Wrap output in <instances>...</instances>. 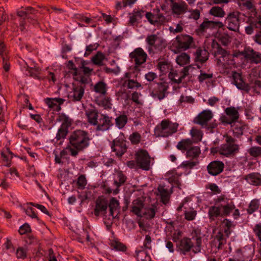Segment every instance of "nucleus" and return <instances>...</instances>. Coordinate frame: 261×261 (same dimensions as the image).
<instances>
[{
  "instance_id": "obj_50",
  "label": "nucleus",
  "mask_w": 261,
  "mask_h": 261,
  "mask_svg": "<svg viewBox=\"0 0 261 261\" xmlns=\"http://www.w3.org/2000/svg\"><path fill=\"white\" fill-rule=\"evenodd\" d=\"M209 13L215 17L222 18L224 17L225 12L224 10L218 6L213 7L210 10Z\"/></svg>"
},
{
  "instance_id": "obj_8",
  "label": "nucleus",
  "mask_w": 261,
  "mask_h": 261,
  "mask_svg": "<svg viewBox=\"0 0 261 261\" xmlns=\"http://www.w3.org/2000/svg\"><path fill=\"white\" fill-rule=\"evenodd\" d=\"M135 159L138 168L144 171H149L153 164L154 159L151 158L146 150L140 149L135 154Z\"/></svg>"
},
{
  "instance_id": "obj_46",
  "label": "nucleus",
  "mask_w": 261,
  "mask_h": 261,
  "mask_svg": "<svg viewBox=\"0 0 261 261\" xmlns=\"http://www.w3.org/2000/svg\"><path fill=\"white\" fill-rule=\"evenodd\" d=\"M156 213V207L154 206L151 207H145L142 214V216H144L148 219H150L155 216Z\"/></svg>"
},
{
  "instance_id": "obj_15",
  "label": "nucleus",
  "mask_w": 261,
  "mask_h": 261,
  "mask_svg": "<svg viewBox=\"0 0 261 261\" xmlns=\"http://www.w3.org/2000/svg\"><path fill=\"white\" fill-rule=\"evenodd\" d=\"M176 40L174 42L173 45L177 49L185 50L190 48L193 42L192 37L187 35H180L176 36Z\"/></svg>"
},
{
  "instance_id": "obj_59",
  "label": "nucleus",
  "mask_w": 261,
  "mask_h": 261,
  "mask_svg": "<svg viewBox=\"0 0 261 261\" xmlns=\"http://www.w3.org/2000/svg\"><path fill=\"white\" fill-rule=\"evenodd\" d=\"M28 249L22 247H18L16 252V257L18 259H24L27 258Z\"/></svg>"
},
{
  "instance_id": "obj_60",
  "label": "nucleus",
  "mask_w": 261,
  "mask_h": 261,
  "mask_svg": "<svg viewBox=\"0 0 261 261\" xmlns=\"http://www.w3.org/2000/svg\"><path fill=\"white\" fill-rule=\"evenodd\" d=\"M141 135L138 132H134L129 137V140L133 145L139 144L141 141Z\"/></svg>"
},
{
  "instance_id": "obj_17",
  "label": "nucleus",
  "mask_w": 261,
  "mask_h": 261,
  "mask_svg": "<svg viewBox=\"0 0 261 261\" xmlns=\"http://www.w3.org/2000/svg\"><path fill=\"white\" fill-rule=\"evenodd\" d=\"M189 74V67H184L180 71L172 69L169 73V78L174 83L179 84Z\"/></svg>"
},
{
  "instance_id": "obj_37",
  "label": "nucleus",
  "mask_w": 261,
  "mask_h": 261,
  "mask_svg": "<svg viewBox=\"0 0 261 261\" xmlns=\"http://www.w3.org/2000/svg\"><path fill=\"white\" fill-rule=\"evenodd\" d=\"M17 15L19 17H20V19L19 20V29L21 32H24L27 30V19H29L27 15V13L23 9L21 10L18 11L17 12Z\"/></svg>"
},
{
  "instance_id": "obj_48",
  "label": "nucleus",
  "mask_w": 261,
  "mask_h": 261,
  "mask_svg": "<svg viewBox=\"0 0 261 261\" xmlns=\"http://www.w3.org/2000/svg\"><path fill=\"white\" fill-rule=\"evenodd\" d=\"M126 179V177L122 172L118 171L116 175L114 184L117 188H119L125 182Z\"/></svg>"
},
{
  "instance_id": "obj_61",
  "label": "nucleus",
  "mask_w": 261,
  "mask_h": 261,
  "mask_svg": "<svg viewBox=\"0 0 261 261\" xmlns=\"http://www.w3.org/2000/svg\"><path fill=\"white\" fill-rule=\"evenodd\" d=\"M219 41L224 46L228 45L231 42V37L227 34L223 33L220 35Z\"/></svg>"
},
{
  "instance_id": "obj_21",
  "label": "nucleus",
  "mask_w": 261,
  "mask_h": 261,
  "mask_svg": "<svg viewBox=\"0 0 261 261\" xmlns=\"http://www.w3.org/2000/svg\"><path fill=\"white\" fill-rule=\"evenodd\" d=\"M85 115L87 119V122L90 125L95 126L98 124L99 113L95 107H91L86 109Z\"/></svg>"
},
{
  "instance_id": "obj_7",
  "label": "nucleus",
  "mask_w": 261,
  "mask_h": 261,
  "mask_svg": "<svg viewBox=\"0 0 261 261\" xmlns=\"http://www.w3.org/2000/svg\"><path fill=\"white\" fill-rule=\"evenodd\" d=\"M225 143L220 146V154L226 157H232L239 153L240 146L237 140L231 136L224 135Z\"/></svg>"
},
{
  "instance_id": "obj_4",
  "label": "nucleus",
  "mask_w": 261,
  "mask_h": 261,
  "mask_svg": "<svg viewBox=\"0 0 261 261\" xmlns=\"http://www.w3.org/2000/svg\"><path fill=\"white\" fill-rule=\"evenodd\" d=\"M213 47L216 49L214 56L217 57V65L221 70V72H227V70L230 68L231 56L229 52L223 49L218 43H213Z\"/></svg>"
},
{
  "instance_id": "obj_11",
  "label": "nucleus",
  "mask_w": 261,
  "mask_h": 261,
  "mask_svg": "<svg viewBox=\"0 0 261 261\" xmlns=\"http://www.w3.org/2000/svg\"><path fill=\"white\" fill-rule=\"evenodd\" d=\"M225 115H222L220 118V121L223 124H232L237 122L239 118L238 109L234 107H229L225 110Z\"/></svg>"
},
{
  "instance_id": "obj_25",
  "label": "nucleus",
  "mask_w": 261,
  "mask_h": 261,
  "mask_svg": "<svg viewBox=\"0 0 261 261\" xmlns=\"http://www.w3.org/2000/svg\"><path fill=\"white\" fill-rule=\"evenodd\" d=\"M194 246L191 239L187 237L182 238L178 244V248L184 255H186L192 249H193Z\"/></svg>"
},
{
  "instance_id": "obj_35",
  "label": "nucleus",
  "mask_w": 261,
  "mask_h": 261,
  "mask_svg": "<svg viewBox=\"0 0 261 261\" xmlns=\"http://www.w3.org/2000/svg\"><path fill=\"white\" fill-rule=\"evenodd\" d=\"M228 238L226 237L223 232L219 231L217 233L215 237L214 242L216 244H218L217 248L219 250L223 249L224 245L226 244L227 239Z\"/></svg>"
},
{
  "instance_id": "obj_45",
  "label": "nucleus",
  "mask_w": 261,
  "mask_h": 261,
  "mask_svg": "<svg viewBox=\"0 0 261 261\" xmlns=\"http://www.w3.org/2000/svg\"><path fill=\"white\" fill-rule=\"evenodd\" d=\"M105 59V55L100 52L98 51L94 56L91 58L92 63L97 66L103 65V61Z\"/></svg>"
},
{
  "instance_id": "obj_43",
  "label": "nucleus",
  "mask_w": 261,
  "mask_h": 261,
  "mask_svg": "<svg viewBox=\"0 0 261 261\" xmlns=\"http://www.w3.org/2000/svg\"><path fill=\"white\" fill-rule=\"evenodd\" d=\"M157 67L163 74H165L173 69L170 63L166 61L159 62Z\"/></svg>"
},
{
  "instance_id": "obj_56",
  "label": "nucleus",
  "mask_w": 261,
  "mask_h": 261,
  "mask_svg": "<svg viewBox=\"0 0 261 261\" xmlns=\"http://www.w3.org/2000/svg\"><path fill=\"white\" fill-rule=\"evenodd\" d=\"M111 247L116 250L125 251L126 250V246L122 243L116 240H112L110 244Z\"/></svg>"
},
{
  "instance_id": "obj_41",
  "label": "nucleus",
  "mask_w": 261,
  "mask_h": 261,
  "mask_svg": "<svg viewBox=\"0 0 261 261\" xmlns=\"http://www.w3.org/2000/svg\"><path fill=\"white\" fill-rule=\"evenodd\" d=\"M119 205V201L115 198H112L111 199L108 206L110 208V215L112 216L113 218L115 217L114 216L115 214H116V215H117L118 213Z\"/></svg>"
},
{
  "instance_id": "obj_20",
  "label": "nucleus",
  "mask_w": 261,
  "mask_h": 261,
  "mask_svg": "<svg viewBox=\"0 0 261 261\" xmlns=\"http://www.w3.org/2000/svg\"><path fill=\"white\" fill-rule=\"evenodd\" d=\"M168 88L169 86L167 83H159L157 87L152 90L151 95L154 98L162 100L165 97V93Z\"/></svg>"
},
{
  "instance_id": "obj_24",
  "label": "nucleus",
  "mask_w": 261,
  "mask_h": 261,
  "mask_svg": "<svg viewBox=\"0 0 261 261\" xmlns=\"http://www.w3.org/2000/svg\"><path fill=\"white\" fill-rule=\"evenodd\" d=\"M244 57L251 63H261V53L254 51L252 48H247L244 50Z\"/></svg>"
},
{
  "instance_id": "obj_5",
  "label": "nucleus",
  "mask_w": 261,
  "mask_h": 261,
  "mask_svg": "<svg viewBox=\"0 0 261 261\" xmlns=\"http://www.w3.org/2000/svg\"><path fill=\"white\" fill-rule=\"evenodd\" d=\"M178 127L176 122H172L169 119H164L154 128V135L158 137H168L175 133Z\"/></svg>"
},
{
  "instance_id": "obj_36",
  "label": "nucleus",
  "mask_w": 261,
  "mask_h": 261,
  "mask_svg": "<svg viewBox=\"0 0 261 261\" xmlns=\"http://www.w3.org/2000/svg\"><path fill=\"white\" fill-rule=\"evenodd\" d=\"M121 88H127L129 89H137L141 88L142 86L140 83L138 82L136 80H126L122 81L121 83Z\"/></svg>"
},
{
  "instance_id": "obj_54",
  "label": "nucleus",
  "mask_w": 261,
  "mask_h": 261,
  "mask_svg": "<svg viewBox=\"0 0 261 261\" xmlns=\"http://www.w3.org/2000/svg\"><path fill=\"white\" fill-rule=\"evenodd\" d=\"M234 125V127L233 129V134L236 137L240 138L243 135L246 126L241 123L237 124Z\"/></svg>"
},
{
  "instance_id": "obj_31",
  "label": "nucleus",
  "mask_w": 261,
  "mask_h": 261,
  "mask_svg": "<svg viewBox=\"0 0 261 261\" xmlns=\"http://www.w3.org/2000/svg\"><path fill=\"white\" fill-rule=\"evenodd\" d=\"M244 179L250 184L253 186L261 185V175L258 173H252L247 174Z\"/></svg>"
},
{
  "instance_id": "obj_23",
  "label": "nucleus",
  "mask_w": 261,
  "mask_h": 261,
  "mask_svg": "<svg viewBox=\"0 0 261 261\" xmlns=\"http://www.w3.org/2000/svg\"><path fill=\"white\" fill-rule=\"evenodd\" d=\"M108 206V203L105 198H98L95 203L94 214L96 216L105 215Z\"/></svg>"
},
{
  "instance_id": "obj_14",
  "label": "nucleus",
  "mask_w": 261,
  "mask_h": 261,
  "mask_svg": "<svg viewBox=\"0 0 261 261\" xmlns=\"http://www.w3.org/2000/svg\"><path fill=\"white\" fill-rule=\"evenodd\" d=\"M85 90L84 85L73 83L71 91L68 94L69 100L74 102L81 101L84 96Z\"/></svg>"
},
{
  "instance_id": "obj_39",
  "label": "nucleus",
  "mask_w": 261,
  "mask_h": 261,
  "mask_svg": "<svg viewBox=\"0 0 261 261\" xmlns=\"http://www.w3.org/2000/svg\"><path fill=\"white\" fill-rule=\"evenodd\" d=\"M232 226V223L228 219H225L222 223L220 232H223L226 237H229L231 233L230 228Z\"/></svg>"
},
{
  "instance_id": "obj_22",
  "label": "nucleus",
  "mask_w": 261,
  "mask_h": 261,
  "mask_svg": "<svg viewBox=\"0 0 261 261\" xmlns=\"http://www.w3.org/2000/svg\"><path fill=\"white\" fill-rule=\"evenodd\" d=\"M227 28L231 31L237 32L239 28V20L238 14L235 12L230 13L225 20Z\"/></svg>"
},
{
  "instance_id": "obj_1",
  "label": "nucleus",
  "mask_w": 261,
  "mask_h": 261,
  "mask_svg": "<svg viewBox=\"0 0 261 261\" xmlns=\"http://www.w3.org/2000/svg\"><path fill=\"white\" fill-rule=\"evenodd\" d=\"M69 140L66 149L70 152L71 156L75 157L89 146L90 139L87 132L77 129L70 135Z\"/></svg>"
},
{
  "instance_id": "obj_53",
  "label": "nucleus",
  "mask_w": 261,
  "mask_h": 261,
  "mask_svg": "<svg viewBox=\"0 0 261 261\" xmlns=\"http://www.w3.org/2000/svg\"><path fill=\"white\" fill-rule=\"evenodd\" d=\"M247 152L250 156L254 158H261V147L252 146L247 150Z\"/></svg>"
},
{
  "instance_id": "obj_9",
  "label": "nucleus",
  "mask_w": 261,
  "mask_h": 261,
  "mask_svg": "<svg viewBox=\"0 0 261 261\" xmlns=\"http://www.w3.org/2000/svg\"><path fill=\"white\" fill-rule=\"evenodd\" d=\"M254 250L251 247H245L236 250L232 257L228 261H252Z\"/></svg>"
},
{
  "instance_id": "obj_49",
  "label": "nucleus",
  "mask_w": 261,
  "mask_h": 261,
  "mask_svg": "<svg viewBox=\"0 0 261 261\" xmlns=\"http://www.w3.org/2000/svg\"><path fill=\"white\" fill-rule=\"evenodd\" d=\"M136 257L138 261H151L150 256L144 250L136 251Z\"/></svg>"
},
{
  "instance_id": "obj_29",
  "label": "nucleus",
  "mask_w": 261,
  "mask_h": 261,
  "mask_svg": "<svg viewBox=\"0 0 261 261\" xmlns=\"http://www.w3.org/2000/svg\"><path fill=\"white\" fill-rule=\"evenodd\" d=\"M195 61L198 62L201 64L205 63L209 57V53L207 50L204 48L198 47L194 53Z\"/></svg>"
},
{
  "instance_id": "obj_62",
  "label": "nucleus",
  "mask_w": 261,
  "mask_h": 261,
  "mask_svg": "<svg viewBox=\"0 0 261 261\" xmlns=\"http://www.w3.org/2000/svg\"><path fill=\"white\" fill-rule=\"evenodd\" d=\"M87 185V179L84 175H81L77 180V188L81 190H83L85 188Z\"/></svg>"
},
{
  "instance_id": "obj_18",
  "label": "nucleus",
  "mask_w": 261,
  "mask_h": 261,
  "mask_svg": "<svg viewBox=\"0 0 261 261\" xmlns=\"http://www.w3.org/2000/svg\"><path fill=\"white\" fill-rule=\"evenodd\" d=\"M224 164L222 161H214L206 167L207 172L212 176H217L222 173L224 170Z\"/></svg>"
},
{
  "instance_id": "obj_38",
  "label": "nucleus",
  "mask_w": 261,
  "mask_h": 261,
  "mask_svg": "<svg viewBox=\"0 0 261 261\" xmlns=\"http://www.w3.org/2000/svg\"><path fill=\"white\" fill-rule=\"evenodd\" d=\"M193 141L190 139H182L176 145V148L182 152L187 151L191 146Z\"/></svg>"
},
{
  "instance_id": "obj_6",
  "label": "nucleus",
  "mask_w": 261,
  "mask_h": 261,
  "mask_svg": "<svg viewBox=\"0 0 261 261\" xmlns=\"http://www.w3.org/2000/svg\"><path fill=\"white\" fill-rule=\"evenodd\" d=\"M145 41L146 49L149 55L161 52L166 46V41L155 34L147 35Z\"/></svg>"
},
{
  "instance_id": "obj_3",
  "label": "nucleus",
  "mask_w": 261,
  "mask_h": 261,
  "mask_svg": "<svg viewBox=\"0 0 261 261\" xmlns=\"http://www.w3.org/2000/svg\"><path fill=\"white\" fill-rule=\"evenodd\" d=\"M232 83L238 89L248 93L251 90L253 94H260L261 90V81L255 80L251 81L249 84L246 83L243 80L241 73L236 71L231 72Z\"/></svg>"
},
{
  "instance_id": "obj_30",
  "label": "nucleus",
  "mask_w": 261,
  "mask_h": 261,
  "mask_svg": "<svg viewBox=\"0 0 261 261\" xmlns=\"http://www.w3.org/2000/svg\"><path fill=\"white\" fill-rule=\"evenodd\" d=\"M143 201L140 199L134 200L132 203V212L138 216H142V212L144 208Z\"/></svg>"
},
{
  "instance_id": "obj_42",
  "label": "nucleus",
  "mask_w": 261,
  "mask_h": 261,
  "mask_svg": "<svg viewBox=\"0 0 261 261\" xmlns=\"http://www.w3.org/2000/svg\"><path fill=\"white\" fill-rule=\"evenodd\" d=\"M57 120L62 123L61 127L67 128L70 126L72 121L71 118L64 113L59 114Z\"/></svg>"
},
{
  "instance_id": "obj_27",
  "label": "nucleus",
  "mask_w": 261,
  "mask_h": 261,
  "mask_svg": "<svg viewBox=\"0 0 261 261\" xmlns=\"http://www.w3.org/2000/svg\"><path fill=\"white\" fill-rule=\"evenodd\" d=\"M191 240L195 241L196 245L194 246L192 251L194 253L200 252L201 246V231L198 229H193L191 233Z\"/></svg>"
},
{
  "instance_id": "obj_51",
  "label": "nucleus",
  "mask_w": 261,
  "mask_h": 261,
  "mask_svg": "<svg viewBox=\"0 0 261 261\" xmlns=\"http://www.w3.org/2000/svg\"><path fill=\"white\" fill-rule=\"evenodd\" d=\"M169 20V18L165 17L159 10L155 15V25H164Z\"/></svg>"
},
{
  "instance_id": "obj_10",
  "label": "nucleus",
  "mask_w": 261,
  "mask_h": 261,
  "mask_svg": "<svg viewBox=\"0 0 261 261\" xmlns=\"http://www.w3.org/2000/svg\"><path fill=\"white\" fill-rule=\"evenodd\" d=\"M129 57L131 62L135 64V70H138L142 64L146 62L148 56L143 48L137 47L129 54Z\"/></svg>"
},
{
  "instance_id": "obj_47",
  "label": "nucleus",
  "mask_w": 261,
  "mask_h": 261,
  "mask_svg": "<svg viewBox=\"0 0 261 261\" xmlns=\"http://www.w3.org/2000/svg\"><path fill=\"white\" fill-rule=\"evenodd\" d=\"M128 121L127 116L125 114L120 115L115 119V123L116 126L122 129L124 127Z\"/></svg>"
},
{
  "instance_id": "obj_32",
  "label": "nucleus",
  "mask_w": 261,
  "mask_h": 261,
  "mask_svg": "<svg viewBox=\"0 0 261 261\" xmlns=\"http://www.w3.org/2000/svg\"><path fill=\"white\" fill-rule=\"evenodd\" d=\"M96 103L99 107H102L104 109H111L112 104L111 99L108 96H99L95 99Z\"/></svg>"
},
{
  "instance_id": "obj_28",
  "label": "nucleus",
  "mask_w": 261,
  "mask_h": 261,
  "mask_svg": "<svg viewBox=\"0 0 261 261\" xmlns=\"http://www.w3.org/2000/svg\"><path fill=\"white\" fill-rule=\"evenodd\" d=\"M44 101L49 108L54 111H59L61 109V105L64 102L65 100L61 98H46Z\"/></svg>"
},
{
  "instance_id": "obj_34",
  "label": "nucleus",
  "mask_w": 261,
  "mask_h": 261,
  "mask_svg": "<svg viewBox=\"0 0 261 261\" xmlns=\"http://www.w3.org/2000/svg\"><path fill=\"white\" fill-rule=\"evenodd\" d=\"M107 90L108 86L107 84L102 81L97 82L93 88V91L102 96H105L107 94Z\"/></svg>"
},
{
  "instance_id": "obj_26",
  "label": "nucleus",
  "mask_w": 261,
  "mask_h": 261,
  "mask_svg": "<svg viewBox=\"0 0 261 261\" xmlns=\"http://www.w3.org/2000/svg\"><path fill=\"white\" fill-rule=\"evenodd\" d=\"M144 13L145 11L142 9H135L131 13H129V23L132 25H137L140 22Z\"/></svg>"
},
{
  "instance_id": "obj_58",
  "label": "nucleus",
  "mask_w": 261,
  "mask_h": 261,
  "mask_svg": "<svg viewBox=\"0 0 261 261\" xmlns=\"http://www.w3.org/2000/svg\"><path fill=\"white\" fill-rule=\"evenodd\" d=\"M68 133V128L60 127L56 135V139L57 140H63L66 138Z\"/></svg>"
},
{
  "instance_id": "obj_33",
  "label": "nucleus",
  "mask_w": 261,
  "mask_h": 261,
  "mask_svg": "<svg viewBox=\"0 0 261 261\" xmlns=\"http://www.w3.org/2000/svg\"><path fill=\"white\" fill-rule=\"evenodd\" d=\"M158 195L160 196L161 201L165 204L168 203L170 200V194L167 189L164 186L160 185L158 188Z\"/></svg>"
},
{
  "instance_id": "obj_44",
  "label": "nucleus",
  "mask_w": 261,
  "mask_h": 261,
  "mask_svg": "<svg viewBox=\"0 0 261 261\" xmlns=\"http://www.w3.org/2000/svg\"><path fill=\"white\" fill-rule=\"evenodd\" d=\"M201 153V150L198 146H191L186 151V156L188 158L196 159Z\"/></svg>"
},
{
  "instance_id": "obj_64",
  "label": "nucleus",
  "mask_w": 261,
  "mask_h": 261,
  "mask_svg": "<svg viewBox=\"0 0 261 261\" xmlns=\"http://www.w3.org/2000/svg\"><path fill=\"white\" fill-rule=\"evenodd\" d=\"M184 23L182 21H180L176 25V28H174L173 27H170L169 28V31L174 34H177L181 33L183 31Z\"/></svg>"
},
{
  "instance_id": "obj_16",
  "label": "nucleus",
  "mask_w": 261,
  "mask_h": 261,
  "mask_svg": "<svg viewBox=\"0 0 261 261\" xmlns=\"http://www.w3.org/2000/svg\"><path fill=\"white\" fill-rule=\"evenodd\" d=\"M112 125L111 117L106 114H100L98 120V124L95 125V130L97 132H104L109 130Z\"/></svg>"
},
{
  "instance_id": "obj_12",
  "label": "nucleus",
  "mask_w": 261,
  "mask_h": 261,
  "mask_svg": "<svg viewBox=\"0 0 261 261\" xmlns=\"http://www.w3.org/2000/svg\"><path fill=\"white\" fill-rule=\"evenodd\" d=\"M123 137V134L121 133L118 138L113 141L111 145L112 151L119 157L122 156L126 152L127 148L126 141Z\"/></svg>"
},
{
  "instance_id": "obj_52",
  "label": "nucleus",
  "mask_w": 261,
  "mask_h": 261,
  "mask_svg": "<svg viewBox=\"0 0 261 261\" xmlns=\"http://www.w3.org/2000/svg\"><path fill=\"white\" fill-rule=\"evenodd\" d=\"M176 61L178 65L184 66L189 63L190 57L186 53H181L177 56Z\"/></svg>"
},
{
  "instance_id": "obj_63",
  "label": "nucleus",
  "mask_w": 261,
  "mask_h": 261,
  "mask_svg": "<svg viewBox=\"0 0 261 261\" xmlns=\"http://www.w3.org/2000/svg\"><path fill=\"white\" fill-rule=\"evenodd\" d=\"M74 79L79 82V83H76V84H81L82 85H84L85 87V85L88 83V77L85 75H83L80 72V74H79L76 76H74Z\"/></svg>"
},
{
  "instance_id": "obj_40",
  "label": "nucleus",
  "mask_w": 261,
  "mask_h": 261,
  "mask_svg": "<svg viewBox=\"0 0 261 261\" xmlns=\"http://www.w3.org/2000/svg\"><path fill=\"white\" fill-rule=\"evenodd\" d=\"M215 24L219 28H222L224 27L223 23L221 21H206L203 22L199 26V30L201 31H204L205 30L212 28Z\"/></svg>"
},
{
  "instance_id": "obj_57",
  "label": "nucleus",
  "mask_w": 261,
  "mask_h": 261,
  "mask_svg": "<svg viewBox=\"0 0 261 261\" xmlns=\"http://www.w3.org/2000/svg\"><path fill=\"white\" fill-rule=\"evenodd\" d=\"M259 203L258 200L253 199L251 201L247 209V213L251 214L256 211L259 207Z\"/></svg>"
},
{
  "instance_id": "obj_2",
  "label": "nucleus",
  "mask_w": 261,
  "mask_h": 261,
  "mask_svg": "<svg viewBox=\"0 0 261 261\" xmlns=\"http://www.w3.org/2000/svg\"><path fill=\"white\" fill-rule=\"evenodd\" d=\"M236 206L232 201L223 197L218 198L215 205L209 207L208 217L211 221L216 220L219 217H226L234 210Z\"/></svg>"
},
{
  "instance_id": "obj_13",
  "label": "nucleus",
  "mask_w": 261,
  "mask_h": 261,
  "mask_svg": "<svg viewBox=\"0 0 261 261\" xmlns=\"http://www.w3.org/2000/svg\"><path fill=\"white\" fill-rule=\"evenodd\" d=\"M170 7L172 14L177 18L181 17L188 11V5L182 0H170Z\"/></svg>"
},
{
  "instance_id": "obj_55",
  "label": "nucleus",
  "mask_w": 261,
  "mask_h": 261,
  "mask_svg": "<svg viewBox=\"0 0 261 261\" xmlns=\"http://www.w3.org/2000/svg\"><path fill=\"white\" fill-rule=\"evenodd\" d=\"M190 134L195 142L201 141L202 138V133L201 130L193 127L190 130Z\"/></svg>"
},
{
  "instance_id": "obj_19",
  "label": "nucleus",
  "mask_w": 261,
  "mask_h": 261,
  "mask_svg": "<svg viewBox=\"0 0 261 261\" xmlns=\"http://www.w3.org/2000/svg\"><path fill=\"white\" fill-rule=\"evenodd\" d=\"M212 117L213 114L211 111L203 110L194 118V122L202 126H206Z\"/></svg>"
}]
</instances>
